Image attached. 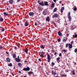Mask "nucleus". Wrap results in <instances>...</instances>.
<instances>
[{
	"instance_id": "31",
	"label": "nucleus",
	"mask_w": 77,
	"mask_h": 77,
	"mask_svg": "<svg viewBox=\"0 0 77 77\" xmlns=\"http://www.w3.org/2000/svg\"><path fill=\"white\" fill-rule=\"evenodd\" d=\"M0 21H3V18H1L0 19Z\"/></svg>"
},
{
	"instance_id": "2",
	"label": "nucleus",
	"mask_w": 77,
	"mask_h": 77,
	"mask_svg": "<svg viewBox=\"0 0 77 77\" xmlns=\"http://www.w3.org/2000/svg\"><path fill=\"white\" fill-rule=\"evenodd\" d=\"M47 58L48 60V62H50V60L51 59H50V56L49 55V54H48Z\"/></svg>"
},
{
	"instance_id": "59",
	"label": "nucleus",
	"mask_w": 77,
	"mask_h": 77,
	"mask_svg": "<svg viewBox=\"0 0 77 77\" xmlns=\"http://www.w3.org/2000/svg\"><path fill=\"white\" fill-rule=\"evenodd\" d=\"M24 62H25V63H27V61L25 60V61H24Z\"/></svg>"
},
{
	"instance_id": "46",
	"label": "nucleus",
	"mask_w": 77,
	"mask_h": 77,
	"mask_svg": "<svg viewBox=\"0 0 77 77\" xmlns=\"http://www.w3.org/2000/svg\"><path fill=\"white\" fill-rule=\"evenodd\" d=\"M66 35H67V37H68V36H69V34H66Z\"/></svg>"
},
{
	"instance_id": "35",
	"label": "nucleus",
	"mask_w": 77,
	"mask_h": 77,
	"mask_svg": "<svg viewBox=\"0 0 77 77\" xmlns=\"http://www.w3.org/2000/svg\"><path fill=\"white\" fill-rule=\"evenodd\" d=\"M44 54H45V53H44V52H43L41 53L42 55H44Z\"/></svg>"
},
{
	"instance_id": "20",
	"label": "nucleus",
	"mask_w": 77,
	"mask_h": 77,
	"mask_svg": "<svg viewBox=\"0 0 77 77\" xmlns=\"http://www.w3.org/2000/svg\"><path fill=\"white\" fill-rule=\"evenodd\" d=\"M3 14L4 15H5V16H8V13H6V12H4L3 13Z\"/></svg>"
},
{
	"instance_id": "45",
	"label": "nucleus",
	"mask_w": 77,
	"mask_h": 77,
	"mask_svg": "<svg viewBox=\"0 0 77 77\" xmlns=\"http://www.w3.org/2000/svg\"><path fill=\"white\" fill-rule=\"evenodd\" d=\"M2 48H3V47H2V46H0V49H2Z\"/></svg>"
},
{
	"instance_id": "53",
	"label": "nucleus",
	"mask_w": 77,
	"mask_h": 77,
	"mask_svg": "<svg viewBox=\"0 0 77 77\" xmlns=\"http://www.w3.org/2000/svg\"><path fill=\"white\" fill-rule=\"evenodd\" d=\"M11 74L13 76H14V74H13L12 73H11Z\"/></svg>"
},
{
	"instance_id": "9",
	"label": "nucleus",
	"mask_w": 77,
	"mask_h": 77,
	"mask_svg": "<svg viewBox=\"0 0 77 77\" xmlns=\"http://www.w3.org/2000/svg\"><path fill=\"white\" fill-rule=\"evenodd\" d=\"M29 25V23H28V22H27V21H26L25 23V26H26V27H27Z\"/></svg>"
},
{
	"instance_id": "22",
	"label": "nucleus",
	"mask_w": 77,
	"mask_h": 77,
	"mask_svg": "<svg viewBox=\"0 0 77 77\" xmlns=\"http://www.w3.org/2000/svg\"><path fill=\"white\" fill-rule=\"evenodd\" d=\"M75 72V70H72L71 71V72H72V74H74H74H75V72Z\"/></svg>"
},
{
	"instance_id": "6",
	"label": "nucleus",
	"mask_w": 77,
	"mask_h": 77,
	"mask_svg": "<svg viewBox=\"0 0 77 77\" xmlns=\"http://www.w3.org/2000/svg\"><path fill=\"white\" fill-rule=\"evenodd\" d=\"M68 45H69L68 48H70V49L72 48V44H69Z\"/></svg>"
},
{
	"instance_id": "24",
	"label": "nucleus",
	"mask_w": 77,
	"mask_h": 77,
	"mask_svg": "<svg viewBox=\"0 0 77 77\" xmlns=\"http://www.w3.org/2000/svg\"><path fill=\"white\" fill-rule=\"evenodd\" d=\"M8 66H12V63H10L8 64Z\"/></svg>"
},
{
	"instance_id": "37",
	"label": "nucleus",
	"mask_w": 77,
	"mask_h": 77,
	"mask_svg": "<svg viewBox=\"0 0 77 77\" xmlns=\"http://www.w3.org/2000/svg\"><path fill=\"white\" fill-rule=\"evenodd\" d=\"M57 41L58 42H60V39L58 38L57 40Z\"/></svg>"
},
{
	"instance_id": "25",
	"label": "nucleus",
	"mask_w": 77,
	"mask_h": 77,
	"mask_svg": "<svg viewBox=\"0 0 77 77\" xmlns=\"http://www.w3.org/2000/svg\"><path fill=\"white\" fill-rule=\"evenodd\" d=\"M57 11V8H55L54 9L53 11L54 12H56V11Z\"/></svg>"
},
{
	"instance_id": "26",
	"label": "nucleus",
	"mask_w": 77,
	"mask_h": 77,
	"mask_svg": "<svg viewBox=\"0 0 77 77\" xmlns=\"http://www.w3.org/2000/svg\"><path fill=\"white\" fill-rule=\"evenodd\" d=\"M54 3H52V5H51V7L52 8H54Z\"/></svg>"
},
{
	"instance_id": "58",
	"label": "nucleus",
	"mask_w": 77,
	"mask_h": 77,
	"mask_svg": "<svg viewBox=\"0 0 77 77\" xmlns=\"http://www.w3.org/2000/svg\"><path fill=\"white\" fill-rule=\"evenodd\" d=\"M56 54H57V53L55 52L54 54V55H56Z\"/></svg>"
},
{
	"instance_id": "39",
	"label": "nucleus",
	"mask_w": 77,
	"mask_h": 77,
	"mask_svg": "<svg viewBox=\"0 0 77 77\" xmlns=\"http://www.w3.org/2000/svg\"><path fill=\"white\" fill-rule=\"evenodd\" d=\"M60 59V57H58L57 59V60L58 61L59 60V59Z\"/></svg>"
},
{
	"instance_id": "16",
	"label": "nucleus",
	"mask_w": 77,
	"mask_h": 77,
	"mask_svg": "<svg viewBox=\"0 0 77 77\" xmlns=\"http://www.w3.org/2000/svg\"><path fill=\"white\" fill-rule=\"evenodd\" d=\"M46 21H48V22L50 21V19L49 18V16H48L46 18Z\"/></svg>"
},
{
	"instance_id": "1",
	"label": "nucleus",
	"mask_w": 77,
	"mask_h": 77,
	"mask_svg": "<svg viewBox=\"0 0 77 77\" xmlns=\"http://www.w3.org/2000/svg\"><path fill=\"white\" fill-rule=\"evenodd\" d=\"M23 71H29L30 70V68L28 67L27 68H24L23 69Z\"/></svg>"
},
{
	"instance_id": "14",
	"label": "nucleus",
	"mask_w": 77,
	"mask_h": 77,
	"mask_svg": "<svg viewBox=\"0 0 77 77\" xmlns=\"http://www.w3.org/2000/svg\"><path fill=\"white\" fill-rule=\"evenodd\" d=\"M44 4H45V6H48V2H44Z\"/></svg>"
},
{
	"instance_id": "60",
	"label": "nucleus",
	"mask_w": 77,
	"mask_h": 77,
	"mask_svg": "<svg viewBox=\"0 0 77 77\" xmlns=\"http://www.w3.org/2000/svg\"><path fill=\"white\" fill-rule=\"evenodd\" d=\"M61 3H62V1H60V4H61Z\"/></svg>"
},
{
	"instance_id": "13",
	"label": "nucleus",
	"mask_w": 77,
	"mask_h": 77,
	"mask_svg": "<svg viewBox=\"0 0 77 77\" xmlns=\"http://www.w3.org/2000/svg\"><path fill=\"white\" fill-rule=\"evenodd\" d=\"M7 61V62H11V60H10V59H9V58L7 57L6 59Z\"/></svg>"
},
{
	"instance_id": "51",
	"label": "nucleus",
	"mask_w": 77,
	"mask_h": 77,
	"mask_svg": "<svg viewBox=\"0 0 77 77\" xmlns=\"http://www.w3.org/2000/svg\"><path fill=\"white\" fill-rule=\"evenodd\" d=\"M35 26H37V23H35Z\"/></svg>"
},
{
	"instance_id": "50",
	"label": "nucleus",
	"mask_w": 77,
	"mask_h": 77,
	"mask_svg": "<svg viewBox=\"0 0 77 77\" xmlns=\"http://www.w3.org/2000/svg\"><path fill=\"white\" fill-rule=\"evenodd\" d=\"M6 54H9V53H8V51H6Z\"/></svg>"
},
{
	"instance_id": "62",
	"label": "nucleus",
	"mask_w": 77,
	"mask_h": 77,
	"mask_svg": "<svg viewBox=\"0 0 77 77\" xmlns=\"http://www.w3.org/2000/svg\"><path fill=\"white\" fill-rule=\"evenodd\" d=\"M72 28H73V29H75L74 28H73V26H72Z\"/></svg>"
},
{
	"instance_id": "44",
	"label": "nucleus",
	"mask_w": 77,
	"mask_h": 77,
	"mask_svg": "<svg viewBox=\"0 0 77 77\" xmlns=\"http://www.w3.org/2000/svg\"><path fill=\"white\" fill-rule=\"evenodd\" d=\"M73 42H74L73 41H71V44H72L73 43Z\"/></svg>"
},
{
	"instance_id": "18",
	"label": "nucleus",
	"mask_w": 77,
	"mask_h": 77,
	"mask_svg": "<svg viewBox=\"0 0 77 77\" xmlns=\"http://www.w3.org/2000/svg\"><path fill=\"white\" fill-rule=\"evenodd\" d=\"M73 38H77V34H76L75 35H73Z\"/></svg>"
},
{
	"instance_id": "64",
	"label": "nucleus",
	"mask_w": 77,
	"mask_h": 77,
	"mask_svg": "<svg viewBox=\"0 0 77 77\" xmlns=\"http://www.w3.org/2000/svg\"><path fill=\"white\" fill-rule=\"evenodd\" d=\"M17 59H19V56H18L17 57Z\"/></svg>"
},
{
	"instance_id": "3",
	"label": "nucleus",
	"mask_w": 77,
	"mask_h": 77,
	"mask_svg": "<svg viewBox=\"0 0 77 77\" xmlns=\"http://www.w3.org/2000/svg\"><path fill=\"white\" fill-rule=\"evenodd\" d=\"M0 30H1V32H4L5 30V28L2 27H0Z\"/></svg>"
},
{
	"instance_id": "8",
	"label": "nucleus",
	"mask_w": 77,
	"mask_h": 77,
	"mask_svg": "<svg viewBox=\"0 0 77 77\" xmlns=\"http://www.w3.org/2000/svg\"><path fill=\"white\" fill-rule=\"evenodd\" d=\"M39 5H41V6H45L44 3V2H40L39 3Z\"/></svg>"
},
{
	"instance_id": "57",
	"label": "nucleus",
	"mask_w": 77,
	"mask_h": 77,
	"mask_svg": "<svg viewBox=\"0 0 77 77\" xmlns=\"http://www.w3.org/2000/svg\"><path fill=\"white\" fill-rule=\"evenodd\" d=\"M38 3H39V2H40V1H39V0H38Z\"/></svg>"
},
{
	"instance_id": "27",
	"label": "nucleus",
	"mask_w": 77,
	"mask_h": 77,
	"mask_svg": "<svg viewBox=\"0 0 77 77\" xmlns=\"http://www.w3.org/2000/svg\"><path fill=\"white\" fill-rule=\"evenodd\" d=\"M13 56L14 58H15V57H16V55H15V54H13Z\"/></svg>"
},
{
	"instance_id": "17",
	"label": "nucleus",
	"mask_w": 77,
	"mask_h": 77,
	"mask_svg": "<svg viewBox=\"0 0 77 77\" xmlns=\"http://www.w3.org/2000/svg\"><path fill=\"white\" fill-rule=\"evenodd\" d=\"M9 2L10 3V4H12V3H13V0H10Z\"/></svg>"
},
{
	"instance_id": "54",
	"label": "nucleus",
	"mask_w": 77,
	"mask_h": 77,
	"mask_svg": "<svg viewBox=\"0 0 77 77\" xmlns=\"http://www.w3.org/2000/svg\"><path fill=\"white\" fill-rule=\"evenodd\" d=\"M14 49H15V50H17V47H14Z\"/></svg>"
},
{
	"instance_id": "40",
	"label": "nucleus",
	"mask_w": 77,
	"mask_h": 77,
	"mask_svg": "<svg viewBox=\"0 0 77 77\" xmlns=\"http://www.w3.org/2000/svg\"><path fill=\"white\" fill-rule=\"evenodd\" d=\"M61 9L62 10H64V7H62Z\"/></svg>"
},
{
	"instance_id": "30",
	"label": "nucleus",
	"mask_w": 77,
	"mask_h": 77,
	"mask_svg": "<svg viewBox=\"0 0 77 77\" xmlns=\"http://www.w3.org/2000/svg\"><path fill=\"white\" fill-rule=\"evenodd\" d=\"M75 51V53H76L77 52V48L75 49V50L74 51Z\"/></svg>"
},
{
	"instance_id": "33",
	"label": "nucleus",
	"mask_w": 77,
	"mask_h": 77,
	"mask_svg": "<svg viewBox=\"0 0 77 77\" xmlns=\"http://www.w3.org/2000/svg\"><path fill=\"white\" fill-rule=\"evenodd\" d=\"M42 40L43 41H45V38H42Z\"/></svg>"
},
{
	"instance_id": "56",
	"label": "nucleus",
	"mask_w": 77,
	"mask_h": 77,
	"mask_svg": "<svg viewBox=\"0 0 77 77\" xmlns=\"http://www.w3.org/2000/svg\"><path fill=\"white\" fill-rule=\"evenodd\" d=\"M54 2H56V0H53Z\"/></svg>"
},
{
	"instance_id": "55",
	"label": "nucleus",
	"mask_w": 77,
	"mask_h": 77,
	"mask_svg": "<svg viewBox=\"0 0 77 77\" xmlns=\"http://www.w3.org/2000/svg\"><path fill=\"white\" fill-rule=\"evenodd\" d=\"M68 15H70V12L69 13V14L68 15Z\"/></svg>"
},
{
	"instance_id": "41",
	"label": "nucleus",
	"mask_w": 77,
	"mask_h": 77,
	"mask_svg": "<svg viewBox=\"0 0 77 77\" xmlns=\"http://www.w3.org/2000/svg\"><path fill=\"white\" fill-rule=\"evenodd\" d=\"M59 56L60 57L62 56V54H61V53H60L59 54Z\"/></svg>"
},
{
	"instance_id": "5",
	"label": "nucleus",
	"mask_w": 77,
	"mask_h": 77,
	"mask_svg": "<svg viewBox=\"0 0 77 77\" xmlns=\"http://www.w3.org/2000/svg\"><path fill=\"white\" fill-rule=\"evenodd\" d=\"M30 16H33L34 15V13L33 12H30L29 13Z\"/></svg>"
},
{
	"instance_id": "52",
	"label": "nucleus",
	"mask_w": 77,
	"mask_h": 77,
	"mask_svg": "<svg viewBox=\"0 0 77 77\" xmlns=\"http://www.w3.org/2000/svg\"><path fill=\"white\" fill-rule=\"evenodd\" d=\"M20 1H21V0H17V2H19Z\"/></svg>"
},
{
	"instance_id": "19",
	"label": "nucleus",
	"mask_w": 77,
	"mask_h": 77,
	"mask_svg": "<svg viewBox=\"0 0 77 77\" xmlns=\"http://www.w3.org/2000/svg\"><path fill=\"white\" fill-rule=\"evenodd\" d=\"M77 7H76V6L74 7L73 8L74 11H77Z\"/></svg>"
},
{
	"instance_id": "10",
	"label": "nucleus",
	"mask_w": 77,
	"mask_h": 77,
	"mask_svg": "<svg viewBox=\"0 0 77 77\" xmlns=\"http://www.w3.org/2000/svg\"><path fill=\"white\" fill-rule=\"evenodd\" d=\"M52 74L54 75H56V72L54 71L53 70L52 71Z\"/></svg>"
},
{
	"instance_id": "49",
	"label": "nucleus",
	"mask_w": 77,
	"mask_h": 77,
	"mask_svg": "<svg viewBox=\"0 0 77 77\" xmlns=\"http://www.w3.org/2000/svg\"><path fill=\"white\" fill-rule=\"evenodd\" d=\"M19 73H20V74H21V71H19L18 72Z\"/></svg>"
},
{
	"instance_id": "42",
	"label": "nucleus",
	"mask_w": 77,
	"mask_h": 77,
	"mask_svg": "<svg viewBox=\"0 0 77 77\" xmlns=\"http://www.w3.org/2000/svg\"><path fill=\"white\" fill-rule=\"evenodd\" d=\"M68 44H67L66 45V47L67 48L68 47Z\"/></svg>"
},
{
	"instance_id": "7",
	"label": "nucleus",
	"mask_w": 77,
	"mask_h": 77,
	"mask_svg": "<svg viewBox=\"0 0 77 77\" xmlns=\"http://www.w3.org/2000/svg\"><path fill=\"white\" fill-rule=\"evenodd\" d=\"M53 18H57L58 17V15L57 14H55L53 16Z\"/></svg>"
},
{
	"instance_id": "63",
	"label": "nucleus",
	"mask_w": 77,
	"mask_h": 77,
	"mask_svg": "<svg viewBox=\"0 0 77 77\" xmlns=\"http://www.w3.org/2000/svg\"><path fill=\"white\" fill-rule=\"evenodd\" d=\"M19 25H20V24L19 23H17V26H19Z\"/></svg>"
},
{
	"instance_id": "43",
	"label": "nucleus",
	"mask_w": 77,
	"mask_h": 77,
	"mask_svg": "<svg viewBox=\"0 0 77 77\" xmlns=\"http://www.w3.org/2000/svg\"><path fill=\"white\" fill-rule=\"evenodd\" d=\"M60 12H61V13H62V12H63V10H61H61H60Z\"/></svg>"
},
{
	"instance_id": "36",
	"label": "nucleus",
	"mask_w": 77,
	"mask_h": 77,
	"mask_svg": "<svg viewBox=\"0 0 77 77\" xmlns=\"http://www.w3.org/2000/svg\"><path fill=\"white\" fill-rule=\"evenodd\" d=\"M51 64H52V66H54V64H55V63H51Z\"/></svg>"
},
{
	"instance_id": "32",
	"label": "nucleus",
	"mask_w": 77,
	"mask_h": 77,
	"mask_svg": "<svg viewBox=\"0 0 77 77\" xmlns=\"http://www.w3.org/2000/svg\"><path fill=\"white\" fill-rule=\"evenodd\" d=\"M41 48H42V49H44V46H43V45H41Z\"/></svg>"
},
{
	"instance_id": "15",
	"label": "nucleus",
	"mask_w": 77,
	"mask_h": 77,
	"mask_svg": "<svg viewBox=\"0 0 77 77\" xmlns=\"http://www.w3.org/2000/svg\"><path fill=\"white\" fill-rule=\"evenodd\" d=\"M43 14L44 15H47V13H46V10H45L43 12Z\"/></svg>"
},
{
	"instance_id": "29",
	"label": "nucleus",
	"mask_w": 77,
	"mask_h": 77,
	"mask_svg": "<svg viewBox=\"0 0 77 77\" xmlns=\"http://www.w3.org/2000/svg\"><path fill=\"white\" fill-rule=\"evenodd\" d=\"M65 42H66V40H65V38H63V42H65Z\"/></svg>"
},
{
	"instance_id": "47",
	"label": "nucleus",
	"mask_w": 77,
	"mask_h": 77,
	"mask_svg": "<svg viewBox=\"0 0 77 77\" xmlns=\"http://www.w3.org/2000/svg\"><path fill=\"white\" fill-rule=\"evenodd\" d=\"M17 45L18 46V47H20V45L19 44H17Z\"/></svg>"
},
{
	"instance_id": "4",
	"label": "nucleus",
	"mask_w": 77,
	"mask_h": 77,
	"mask_svg": "<svg viewBox=\"0 0 77 77\" xmlns=\"http://www.w3.org/2000/svg\"><path fill=\"white\" fill-rule=\"evenodd\" d=\"M15 60L17 62H20L21 61V60L20 59H18V58H15Z\"/></svg>"
},
{
	"instance_id": "21",
	"label": "nucleus",
	"mask_w": 77,
	"mask_h": 77,
	"mask_svg": "<svg viewBox=\"0 0 77 77\" xmlns=\"http://www.w3.org/2000/svg\"><path fill=\"white\" fill-rule=\"evenodd\" d=\"M25 51L26 53H27V52H28V49L27 48H26Z\"/></svg>"
},
{
	"instance_id": "38",
	"label": "nucleus",
	"mask_w": 77,
	"mask_h": 77,
	"mask_svg": "<svg viewBox=\"0 0 77 77\" xmlns=\"http://www.w3.org/2000/svg\"><path fill=\"white\" fill-rule=\"evenodd\" d=\"M40 57H42V58H43V57H44V55H40Z\"/></svg>"
},
{
	"instance_id": "28",
	"label": "nucleus",
	"mask_w": 77,
	"mask_h": 77,
	"mask_svg": "<svg viewBox=\"0 0 77 77\" xmlns=\"http://www.w3.org/2000/svg\"><path fill=\"white\" fill-rule=\"evenodd\" d=\"M18 66H21V63H18Z\"/></svg>"
},
{
	"instance_id": "34",
	"label": "nucleus",
	"mask_w": 77,
	"mask_h": 77,
	"mask_svg": "<svg viewBox=\"0 0 77 77\" xmlns=\"http://www.w3.org/2000/svg\"><path fill=\"white\" fill-rule=\"evenodd\" d=\"M63 52H67V51H66V50L64 49L63 50Z\"/></svg>"
},
{
	"instance_id": "12",
	"label": "nucleus",
	"mask_w": 77,
	"mask_h": 77,
	"mask_svg": "<svg viewBox=\"0 0 77 77\" xmlns=\"http://www.w3.org/2000/svg\"><path fill=\"white\" fill-rule=\"evenodd\" d=\"M58 34L59 36H60L62 35V33H61L60 31H59L58 32Z\"/></svg>"
},
{
	"instance_id": "11",
	"label": "nucleus",
	"mask_w": 77,
	"mask_h": 77,
	"mask_svg": "<svg viewBox=\"0 0 77 77\" xmlns=\"http://www.w3.org/2000/svg\"><path fill=\"white\" fill-rule=\"evenodd\" d=\"M68 18H69V21L71 20V19H72L71 17V16L70 15H68Z\"/></svg>"
},
{
	"instance_id": "61",
	"label": "nucleus",
	"mask_w": 77,
	"mask_h": 77,
	"mask_svg": "<svg viewBox=\"0 0 77 77\" xmlns=\"http://www.w3.org/2000/svg\"><path fill=\"white\" fill-rule=\"evenodd\" d=\"M65 75H62V77H65Z\"/></svg>"
},
{
	"instance_id": "48",
	"label": "nucleus",
	"mask_w": 77,
	"mask_h": 77,
	"mask_svg": "<svg viewBox=\"0 0 77 77\" xmlns=\"http://www.w3.org/2000/svg\"><path fill=\"white\" fill-rule=\"evenodd\" d=\"M38 60H39V61L40 62H41V59H38Z\"/></svg>"
},
{
	"instance_id": "23",
	"label": "nucleus",
	"mask_w": 77,
	"mask_h": 77,
	"mask_svg": "<svg viewBox=\"0 0 77 77\" xmlns=\"http://www.w3.org/2000/svg\"><path fill=\"white\" fill-rule=\"evenodd\" d=\"M31 74H33V72H28V75H30Z\"/></svg>"
}]
</instances>
